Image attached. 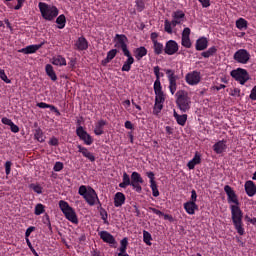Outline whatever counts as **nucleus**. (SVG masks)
I'll return each instance as SVG.
<instances>
[{"label":"nucleus","instance_id":"393cba45","mask_svg":"<svg viewBox=\"0 0 256 256\" xmlns=\"http://www.w3.org/2000/svg\"><path fill=\"white\" fill-rule=\"evenodd\" d=\"M100 239H102L104 243H109V245H115V243H117L115 237H113L111 233L107 231L100 232Z\"/></svg>","mask_w":256,"mask_h":256},{"label":"nucleus","instance_id":"9d476101","mask_svg":"<svg viewBox=\"0 0 256 256\" xmlns=\"http://www.w3.org/2000/svg\"><path fill=\"white\" fill-rule=\"evenodd\" d=\"M76 125L78 126L76 128L77 137H79L81 141H84L85 145H93V137H91L89 133L85 131L83 126H81V120H77Z\"/></svg>","mask_w":256,"mask_h":256},{"label":"nucleus","instance_id":"5701e85b","mask_svg":"<svg viewBox=\"0 0 256 256\" xmlns=\"http://www.w3.org/2000/svg\"><path fill=\"white\" fill-rule=\"evenodd\" d=\"M117 53H119V50H117V49H112V50L108 51L106 58L101 61V65L103 67H107V64L111 63V61H113V59H115V57H117Z\"/></svg>","mask_w":256,"mask_h":256},{"label":"nucleus","instance_id":"cd10ccee","mask_svg":"<svg viewBox=\"0 0 256 256\" xmlns=\"http://www.w3.org/2000/svg\"><path fill=\"white\" fill-rule=\"evenodd\" d=\"M37 107H39L40 109H50V111H53V113H55V115L57 117H61V112L59 111V109H57V107H55L54 105L51 104H47L45 102H39L36 104Z\"/></svg>","mask_w":256,"mask_h":256},{"label":"nucleus","instance_id":"f3484780","mask_svg":"<svg viewBox=\"0 0 256 256\" xmlns=\"http://www.w3.org/2000/svg\"><path fill=\"white\" fill-rule=\"evenodd\" d=\"M244 189H245L246 194L248 195V197H255V195H256L255 182H253L252 180L246 181L245 184H244Z\"/></svg>","mask_w":256,"mask_h":256},{"label":"nucleus","instance_id":"49530a36","mask_svg":"<svg viewBox=\"0 0 256 256\" xmlns=\"http://www.w3.org/2000/svg\"><path fill=\"white\" fill-rule=\"evenodd\" d=\"M44 225L48 226L49 231H53V226H51V218L49 217V214H45L42 219Z\"/></svg>","mask_w":256,"mask_h":256},{"label":"nucleus","instance_id":"3c124183","mask_svg":"<svg viewBox=\"0 0 256 256\" xmlns=\"http://www.w3.org/2000/svg\"><path fill=\"white\" fill-rule=\"evenodd\" d=\"M30 189H33V191L38 195H41V193H43V187H41V185L39 184H30Z\"/></svg>","mask_w":256,"mask_h":256},{"label":"nucleus","instance_id":"f8f14e48","mask_svg":"<svg viewBox=\"0 0 256 256\" xmlns=\"http://www.w3.org/2000/svg\"><path fill=\"white\" fill-rule=\"evenodd\" d=\"M234 61L240 63L241 65H247L251 60V54L247 49H239L233 55Z\"/></svg>","mask_w":256,"mask_h":256},{"label":"nucleus","instance_id":"dca6fc26","mask_svg":"<svg viewBox=\"0 0 256 256\" xmlns=\"http://www.w3.org/2000/svg\"><path fill=\"white\" fill-rule=\"evenodd\" d=\"M172 27H177V25H181V22L185 19V12L183 10H176L172 14Z\"/></svg>","mask_w":256,"mask_h":256},{"label":"nucleus","instance_id":"69168bd1","mask_svg":"<svg viewBox=\"0 0 256 256\" xmlns=\"http://www.w3.org/2000/svg\"><path fill=\"white\" fill-rule=\"evenodd\" d=\"M10 129L12 131V133H19V126H17L15 123H11L10 125Z\"/></svg>","mask_w":256,"mask_h":256},{"label":"nucleus","instance_id":"b1692460","mask_svg":"<svg viewBox=\"0 0 256 256\" xmlns=\"http://www.w3.org/2000/svg\"><path fill=\"white\" fill-rule=\"evenodd\" d=\"M209 47V41L206 37H201L196 40L195 49L196 51H205Z\"/></svg>","mask_w":256,"mask_h":256},{"label":"nucleus","instance_id":"bb28decb","mask_svg":"<svg viewBox=\"0 0 256 256\" xmlns=\"http://www.w3.org/2000/svg\"><path fill=\"white\" fill-rule=\"evenodd\" d=\"M148 211H152L155 215H158V217H164L165 221H170V223H173V216L170 214H165L161 210L154 208V207H149Z\"/></svg>","mask_w":256,"mask_h":256},{"label":"nucleus","instance_id":"09e8293b","mask_svg":"<svg viewBox=\"0 0 256 256\" xmlns=\"http://www.w3.org/2000/svg\"><path fill=\"white\" fill-rule=\"evenodd\" d=\"M45 212V205L39 203L35 206L34 214L35 215H43Z\"/></svg>","mask_w":256,"mask_h":256},{"label":"nucleus","instance_id":"a18cd8bd","mask_svg":"<svg viewBox=\"0 0 256 256\" xmlns=\"http://www.w3.org/2000/svg\"><path fill=\"white\" fill-rule=\"evenodd\" d=\"M135 3H136L135 7L138 13L145 11V0H136Z\"/></svg>","mask_w":256,"mask_h":256},{"label":"nucleus","instance_id":"4468645a","mask_svg":"<svg viewBox=\"0 0 256 256\" xmlns=\"http://www.w3.org/2000/svg\"><path fill=\"white\" fill-rule=\"evenodd\" d=\"M179 51V44L175 40H169L164 47V53L166 55H175Z\"/></svg>","mask_w":256,"mask_h":256},{"label":"nucleus","instance_id":"58836bf2","mask_svg":"<svg viewBox=\"0 0 256 256\" xmlns=\"http://www.w3.org/2000/svg\"><path fill=\"white\" fill-rule=\"evenodd\" d=\"M57 27L58 29H65V25L67 24V18L65 17V14H61L56 19Z\"/></svg>","mask_w":256,"mask_h":256},{"label":"nucleus","instance_id":"c756f323","mask_svg":"<svg viewBox=\"0 0 256 256\" xmlns=\"http://www.w3.org/2000/svg\"><path fill=\"white\" fill-rule=\"evenodd\" d=\"M42 44H38V45H30L27 46L26 48H22L21 50H19V53H24L25 55H30L31 53H37V51H39V49H41Z\"/></svg>","mask_w":256,"mask_h":256},{"label":"nucleus","instance_id":"20e7f679","mask_svg":"<svg viewBox=\"0 0 256 256\" xmlns=\"http://www.w3.org/2000/svg\"><path fill=\"white\" fill-rule=\"evenodd\" d=\"M176 105L182 113H187L191 109V97H189V92L186 90H178L175 94Z\"/></svg>","mask_w":256,"mask_h":256},{"label":"nucleus","instance_id":"79ce46f5","mask_svg":"<svg viewBox=\"0 0 256 256\" xmlns=\"http://www.w3.org/2000/svg\"><path fill=\"white\" fill-rule=\"evenodd\" d=\"M247 25H248V22H247V20H245L244 18H239V19L236 21V27H237V29H239L240 31H242V29H247Z\"/></svg>","mask_w":256,"mask_h":256},{"label":"nucleus","instance_id":"4be33fe9","mask_svg":"<svg viewBox=\"0 0 256 256\" xmlns=\"http://www.w3.org/2000/svg\"><path fill=\"white\" fill-rule=\"evenodd\" d=\"M127 57V60L124 62L122 66V71L129 72L131 71V66L135 63V58L131 55V52L124 54Z\"/></svg>","mask_w":256,"mask_h":256},{"label":"nucleus","instance_id":"1a4fd4ad","mask_svg":"<svg viewBox=\"0 0 256 256\" xmlns=\"http://www.w3.org/2000/svg\"><path fill=\"white\" fill-rule=\"evenodd\" d=\"M164 72L168 77V82H169L168 89L171 95H175L177 91V81H179V76L175 74V70L173 69H165Z\"/></svg>","mask_w":256,"mask_h":256},{"label":"nucleus","instance_id":"4c0bfd02","mask_svg":"<svg viewBox=\"0 0 256 256\" xmlns=\"http://www.w3.org/2000/svg\"><path fill=\"white\" fill-rule=\"evenodd\" d=\"M213 55H217V46H212L201 53V57H204V59H209V57H213Z\"/></svg>","mask_w":256,"mask_h":256},{"label":"nucleus","instance_id":"39448f33","mask_svg":"<svg viewBox=\"0 0 256 256\" xmlns=\"http://www.w3.org/2000/svg\"><path fill=\"white\" fill-rule=\"evenodd\" d=\"M38 7L42 18L45 19V21H53L59 15V9L55 5L39 2Z\"/></svg>","mask_w":256,"mask_h":256},{"label":"nucleus","instance_id":"c9c22d12","mask_svg":"<svg viewBox=\"0 0 256 256\" xmlns=\"http://www.w3.org/2000/svg\"><path fill=\"white\" fill-rule=\"evenodd\" d=\"M107 125V121L101 119L97 122L95 129H94V133L95 135H103L104 131H103V127Z\"/></svg>","mask_w":256,"mask_h":256},{"label":"nucleus","instance_id":"c03bdc74","mask_svg":"<svg viewBox=\"0 0 256 256\" xmlns=\"http://www.w3.org/2000/svg\"><path fill=\"white\" fill-rule=\"evenodd\" d=\"M152 240H153V237L151 236V233L144 230L143 231V241H144V243H146V245L151 246V241Z\"/></svg>","mask_w":256,"mask_h":256},{"label":"nucleus","instance_id":"7ed1b4c3","mask_svg":"<svg viewBox=\"0 0 256 256\" xmlns=\"http://www.w3.org/2000/svg\"><path fill=\"white\" fill-rule=\"evenodd\" d=\"M154 93H155V103L153 106V115H159L161 111H163V107L165 101L167 99V95L163 91V86L159 84L154 85Z\"/></svg>","mask_w":256,"mask_h":256},{"label":"nucleus","instance_id":"0eeeda50","mask_svg":"<svg viewBox=\"0 0 256 256\" xmlns=\"http://www.w3.org/2000/svg\"><path fill=\"white\" fill-rule=\"evenodd\" d=\"M78 193L79 195H81V197L85 199L86 203H88V205H90L91 207L95 205L96 199H99V197L97 196V192H95V189L89 187L87 190V186L85 185L79 187Z\"/></svg>","mask_w":256,"mask_h":256},{"label":"nucleus","instance_id":"37998d69","mask_svg":"<svg viewBox=\"0 0 256 256\" xmlns=\"http://www.w3.org/2000/svg\"><path fill=\"white\" fill-rule=\"evenodd\" d=\"M127 245H129V239L125 237L120 241L119 251L121 253H127Z\"/></svg>","mask_w":256,"mask_h":256},{"label":"nucleus","instance_id":"aec40b11","mask_svg":"<svg viewBox=\"0 0 256 256\" xmlns=\"http://www.w3.org/2000/svg\"><path fill=\"white\" fill-rule=\"evenodd\" d=\"M78 153H82L83 157H86L91 163H95V155L89 151L86 147L78 145Z\"/></svg>","mask_w":256,"mask_h":256},{"label":"nucleus","instance_id":"e2e57ef3","mask_svg":"<svg viewBox=\"0 0 256 256\" xmlns=\"http://www.w3.org/2000/svg\"><path fill=\"white\" fill-rule=\"evenodd\" d=\"M191 203H197V191L192 190L191 191Z\"/></svg>","mask_w":256,"mask_h":256},{"label":"nucleus","instance_id":"72a5a7b5","mask_svg":"<svg viewBox=\"0 0 256 256\" xmlns=\"http://www.w3.org/2000/svg\"><path fill=\"white\" fill-rule=\"evenodd\" d=\"M153 71H154V75H155V77H156V80H155V82H154V85H160V87H162L161 86V77H164L165 76V74H163V72H161V67H159V66H155L154 68H153Z\"/></svg>","mask_w":256,"mask_h":256},{"label":"nucleus","instance_id":"ea45409f","mask_svg":"<svg viewBox=\"0 0 256 256\" xmlns=\"http://www.w3.org/2000/svg\"><path fill=\"white\" fill-rule=\"evenodd\" d=\"M153 49H154V54L156 55H162L163 51H165V47L161 42H154Z\"/></svg>","mask_w":256,"mask_h":256},{"label":"nucleus","instance_id":"423d86ee","mask_svg":"<svg viewBox=\"0 0 256 256\" xmlns=\"http://www.w3.org/2000/svg\"><path fill=\"white\" fill-rule=\"evenodd\" d=\"M59 207L68 221L74 223V225H77L79 223V219L77 218V213H75V209H73V207H70L67 201L60 200Z\"/></svg>","mask_w":256,"mask_h":256},{"label":"nucleus","instance_id":"f704fd0d","mask_svg":"<svg viewBox=\"0 0 256 256\" xmlns=\"http://www.w3.org/2000/svg\"><path fill=\"white\" fill-rule=\"evenodd\" d=\"M174 119H176L178 125L185 127V124L187 123V114L179 115L176 111H174Z\"/></svg>","mask_w":256,"mask_h":256},{"label":"nucleus","instance_id":"6e6552de","mask_svg":"<svg viewBox=\"0 0 256 256\" xmlns=\"http://www.w3.org/2000/svg\"><path fill=\"white\" fill-rule=\"evenodd\" d=\"M230 75L235 81L240 83V85H245L250 79L249 72L243 68H237L230 72Z\"/></svg>","mask_w":256,"mask_h":256},{"label":"nucleus","instance_id":"9b49d317","mask_svg":"<svg viewBox=\"0 0 256 256\" xmlns=\"http://www.w3.org/2000/svg\"><path fill=\"white\" fill-rule=\"evenodd\" d=\"M115 44L114 47L116 49H122L123 54L131 53L129 51V48L127 47V43L129 42V39L125 34H116L114 38Z\"/></svg>","mask_w":256,"mask_h":256},{"label":"nucleus","instance_id":"680f3d73","mask_svg":"<svg viewBox=\"0 0 256 256\" xmlns=\"http://www.w3.org/2000/svg\"><path fill=\"white\" fill-rule=\"evenodd\" d=\"M16 1H17V5L14 6V9H15V11H19V9H21V7H23L25 0H16Z\"/></svg>","mask_w":256,"mask_h":256},{"label":"nucleus","instance_id":"338daca9","mask_svg":"<svg viewBox=\"0 0 256 256\" xmlns=\"http://www.w3.org/2000/svg\"><path fill=\"white\" fill-rule=\"evenodd\" d=\"M191 35V29L189 27L184 28L182 37H189Z\"/></svg>","mask_w":256,"mask_h":256},{"label":"nucleus","instance_id":"2f4dec72","mask_svg":"<svg viewBox=\"0 0 256 256\" xmlns=\"http://www.w3.org/2000/svg\"><path fill=\"white\" fill-rule=\"evenodd\" d=\"M51 63H52V65L63 67L65 65H67V60L62 55H57V56L52 57Z\"/></svg>","mask_w":256,"mask_h":256},{"label":"nucleus","instance_id":"e433bc0d","mask_svg":"<svg viewBox=\"0 0 256 256\" xmlns=\"http://www.w3.org/2000/svg\"><path fill=\"white\" fill-rule=\"evenodd\" d=\"M45 71L52 81H57V74L55 73V70L53 69V66L51 64H47L45 66Z\"/></svg>","mask_w":256,"mask_h":256},{"label":"nucleus","instance_id":"774afa93","mask_svg":"<svg viewBox=\"0 0 256 256\" xmlns=\"http://www.w3.org/2000/svg\"><path fill=\"white\" fill-rule=\"evenodd\" d=\"M91 255L92 256H103V254H101V251H99L98 249H93L91 251Z\"/></svg>","mask_w":256,"mask_h":256},{"label":"nucleus","instance_id":"473e14b6","mask_svg":"<svg viewBox=\"0 0 256 256\" xmlns=\"http://www.w3.org/2000/svg\"><path fill=\"white\" fill-rule=\"evenodd\" d=\"M201 163V155L199 152L195 153V156L192 160H190L187 164L188 169L193 170L195 169V165H200Z\"/></svg>","mask_w":256,"mask_h":256},{"label":"nucleus","instance_id":"c85d7f7f","mask_svg":"<svg viewBox=\"0 0 256 256\" xmlns=\"http://www.w3.org/2000/svg\"><path fill=\"white\" fill-rule=\"evenodd\" d=\"M147 48H145V46H140L136 49H134V57L136 59V61H141L143 59V57L147 56Z\"/></svg>","mask_w":256,"mask_h":256},{"label":"nucleus","instance_id":"de8ad7c7","mask_svg":"<svg viewBox=\"0 0 256 256\" xmlns=\"http://www.w3.org/2000/svg\"><path fill=\"white\" fill-rule=\"evenodd\" d=\"M173 21H168L167 19L164 22V31H166V33H169L171 35V33H173Z\"/></svg>","mask_w":256,"mask_h":256},{"label":"nucleus","instance_id":"f03ea898","mask_svg":"<svg viewBox=\"0 0 256 256\" xmlns=\"http://www.w3.org/2000/svg\"><path fill=\"white\" fill-rule=\"evenodd\" d=\"M144 183L145 181L139 172H132L131 177H129L127 172H124L122 176V182L119 184V187L121 189H127V187L130 185L134 191H136V193H143V187H141V185Z\"/></svg>","mask_w":256,"mask_h":256},{"label":"nucleus","instance_id":"8fccbe9b","mask_svg":"<svg viewBox=\"0 0 256 256\" xmlns=\"http://www.w3.org/2000/svg\"><path fill=\"white\" fill-rule=\"evenodd\" d=\"M182 47H185L186 49H191L192 43L190 37H182Z\"/></svg>","mask_w":256,"mask_h":256},{"label":"nucleus","instance_id":"13d9d810","mask_svg":"<svg viewBox=\"0 0 256 256\" xmlns=\"http://www.w3.org/2000/svg\"><path fill=\"white\" fill-rule=\"evenodd\" d=\"M53 169L56 172L63 171V162H56Z\"/></svg>","mask_w":256,"mask_h":256},{"label":"nucleus","instance_id":"052dcab7","mask_svg":"<svg viewBox=\"0 0 256 256\" xmlns=\"http://www.w3.org/2000/svg\"><path fill=\"white\" fill-rule=\"evenodd\" d=\"M159 37V34L157 32H152L150 35V39L152 41V43H157L159 42L157 39Z\"/></svg>","mask_w":256,"mask_h":256},{"label":"nucleus","instance_id":"a878e982","mask_svg":"<svg viewBox=\"0 0 256 256\" xmlns=\"http://www.w3.org/2000/svg\"><path fill=\"white\" fill-rule=\"evenodd\" d=\"M184 209L188 215H195V211L199 210V206L195 202H186L184 203Z\"/></svg>","mask_w":256,"mask_h":256},{"label":"nucleus","instance_id":"4d7b16f0","mask_svg":"<svg viewBox=\"0 0 256 256\" xmlns=\"http://www.w3.org/2000/svg\"><path fill=\"white\" fill-rule=\"evenodd\" d=\"M33 231H35V226H30L29 228H27V230L25 232V239H29V237H31V233H33Z\"/></svg>","mask_w":256,"mask_h":256},{"label":"nucleus","instance_id":"a19ab883","mask_svg":"<svg viewBox=\"0 0 256 256\" xmlns=\"http://www.w3.org/2000/svg\"><path fill=\"white\" fill-rule=\"evenodd\" d=\"M99 213H100L101 219L104 222V225H109V220H108L109 214L107 213V210L101 207L99 210Z\"/></svg>","mask_w":256,"mask_h":256},{"label":"nucleus","instance_id":"412c9836","mask_svg":"<svg viewBox=\"0 0 256 256\" xmlns=\"http://www.w3.org/2000/svg\"><path fill=\"white\" fill-rule=\"evenodd\" d=\"M75 47L78 51H87L89 49V42L85 37H79L75 43Z\"/></svg>","mask_w":256,"mask_h":256},{"label":"nucleus","instance_id":"bf43d9fd","mask_svg":"<svg viewBox=\"0 0 256 256\" xmlns=\"http://www.w3.org/2000/svg\"><path fill=\"white\" fill-rule=\"evenodd\" d=\"M11 165H13V163H11V161H7L5 163V172L6 175H10L11 174Z\"/></svg>","mask_w":256,"mask_h":256},{"label":"nucleus","instance_id":"ddd939ff","mask_svg":"<svg viewBox=\"0 0 256 256\" xmlns=\"http://www.w3.org/2000/svg\"><path fill=\"white\" fill-rule=\"evenodd\" d=\"M185 81L188 85H199L201 83V72L194 70L185 76Z\"/></svg>","mask_w":256,"mask_h":256},{"label":"nucleus","instance_id":"2eb2a0df","mask_svg":"<svg viewBox=\"0 0 256 256\" xmlns=\"http://www.w3.org/2000/svg\"><path fill=\"white\" fill-rule=\"evenodd\" d=\"M146 176L150 179V187L152 189L153 197H159V189L157 188V182L155 181V173L154 172H146Z\"/></svg>","mask_w":256,"mask_h":256},{"label":"nucleus","instance_id":"7c9ffc66","mask_svg":"<svg viewBox=\"0 0 256 256\" xmlns=\"http://www.w3.org/2000/svg\"><path fill=\"white\" fill-rule=\"evenodd\" d=\"M125 194L117 192L114 196V207H121L125 204Z\"/></svg>","mask_w":256,"mask_h":256},{"label":"nucleus","instance_id":"864d4df0","mask_svg":"<svg viewBox=\"0 0 256 256\" xmlns=\"http://www.w3.org/2000/svg\"><path fill=\"white\" fill-rule=\"evenodd\" d=\"M68 65L72 71H75L77 69V58H70Z\"/></svg>","mask_w":256,"mask_h":256},{"label":"nucleus","instance_id":"f257e3e1","mask_svg":"<svg viewBox=\"0 0 256 256\" xmlns=\"http://www.w3.org/2000/svg\"><path fill=\"white\" fill-rule=\"evenodd\" d=\"M224 191L227 195L228 203H233V205L230 206L232 223L238 234L245 235V228H243V210H241L240 207L239 196H237L235 190L229 185L224 186Z\"/></svg>","mask_w":256,"mask_h":256},{"label":"nucleus","instance_id":"6e6d98bb","mask_svg":"<svg viewBox=\"0 0 256 256\" xmlns=\"http://www.w3.org/2000/svg\"><path fill=\"white\" fill-rule=\"evenodd\" d=\"M49 145H51L52 147H57L59 145V139H57V137L53 136L50 140H49Z\"/></svg>","mask_w":256,"mask_h":256},{"label":"nucleus","instance_id":"603ef678","mask_svg":"<svg viewBox=\"0 0 256 256\" xmlns=\"http://www.w3.org/2000/svg\"><path fill=\"white\" fill-rule=\"evenodd\" d=\"M0 79L4 81V83H11V79L7 77V74H5V70L0 69Z\"/></svg>","mask_w":256,"mask_h":256},{"label":"nucleus","instance_id":"5fc2aeb1","mask_svg":"<svg viewBox=\"0 0 256 256\" xmlns=\"http://www.w3.org/2000/svg\"><path fill=\"white\" fill-rule=\"evenodd\" d=\"M231 97H241V89L234 88L230 92Z\"/></svg>","mask_w":256,"mask_h":256},{"label":"nucleus","instance_id":"a211bd4d","mask_svg":"<svg viewBox=\"0 0 256 256\" xmlns=\"http://www.w3.org/2000/svg\"><path fill=\"white\" fill-rule=\"evenodd\" d=\"M34 127H36L34 130V139H36L38 143H45V133H43V130L39 127L37 122L34 123Z\"/></svg>","mask_w":256,"mask_h":256},{"label":"nucleus","instance_id":"0e129e2a","mask_svg":"<svg viewBox=\"0 0 256 256\" xmlns=\"http://www.w3.org/2000/svg\"><path fill=\"white\" fill-rule=\"evenodd\" d=\"M249 97H250V99H251L252 101H256V86H254V87L252 88Z\"/></svg>","mask_w":256,"mask_h":256},{"label":"nucleus","instance_id":"6ab92c4d","mask_svg":"<svg viewBox=\"0 0 256 256\" xmlns=\"http://www.w3.org/2000/svg\"><path fill=\"white\" fill-rule=\"evenodd\" d=\"M227 150V140H220L213 145V151L217 153V155H221V153H225Z\"/></svg>","mask_w":256,"mask_h":256}]
</instances>
